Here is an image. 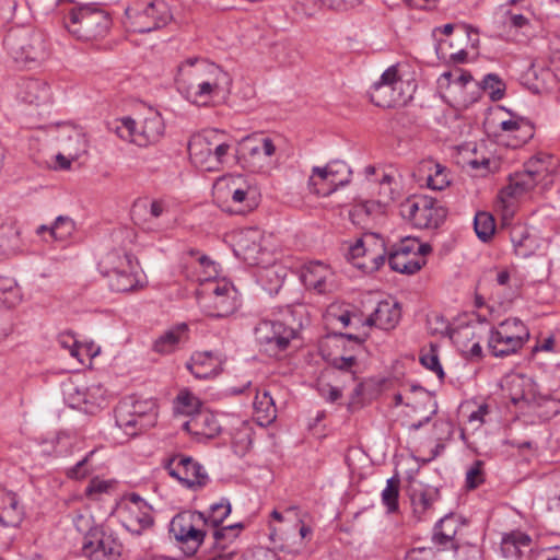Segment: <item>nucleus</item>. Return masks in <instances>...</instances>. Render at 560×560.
<instances>
[{
	"label": "nucleus",
	"instance_id": "f257e3e1",
	"mask_svg": "<svg viewBox=\"0 0 560 560\" xmlns=\"http://www.w3.org/2000/svg\"><path fill=\"white\" fill-rule=\"evenodd\" d=\"M175 84L190 103L207 105L213 97L229 91L232 79L220 66L200 57H189L177 66Z\"/></svg>",
	"mask_w": 560,
	"mask_h": 560
},
{
	"label": "nucleus",
	"instance_id": "f03ea898",
	"mask_svg": "<svg viewBox=\"0 0 560 560\" xmlns=\"http://www.w3.org/2000/svg\"><path fill=\"white\" fill-rule=\"evenodd\" d=\"M195 269L208 268L207 276L197 272L188 273L191 281L199 282L201 285L197 293V301L200 310L209 317H228L238 308L240 299L236 288L226 279L217 278L215 264L208 257H202L194 261Z\"/></svg>",
	"mask_w": 560,
	"mask_h": 560
},
{
	"label": "nucleus",
	"instance_id": "7ed1b4c3",
	"mask_svg": "<svg viewBox=\"0 0 560 560\" xmlns=\"http://www.w3.org/2000/svg\"><path fill=\"white\" fill-rule=\"evenodd\" d=\"M190 163L205 172H219L231 156L232 139L218 129L194 133L187 143Z\"/></svg>",
	"mask_w": 560,
	"mask_h": 560
},
{
	"label": "nucleus",
	"instance_id": "20e7f679",
	"mask_svg": "<svg viewBox=\"0 0 560 560\" xmlns=\"http://www.w3.org/2000/svg\"><path fill=\"white\" fill-rule=\"evenodd\" d=\"M556 162L551 155L538 154L524 164V170L509 177V184L501 191L502 195L518 198L530 191L537 185L548 188L553 183Z\"/></svg>",
	"mask_w": 560,
	"mask_h": 560
},
{
	"label": "nucleus",
	"instance_id": "39448f33",
	"mask_svg": "<svg viewBox=\"0 0 560 560\" xmlns=\"http://www.w3.org/2000/svg\"><path fill=\"white\" fill-rule=\"evenodd\" d=\"M415 85L405 79L404 66L388 67L370 89V100L378 107H395L406 104L412 96Z\"/></svg>",
	"mask_w": 560,
	"mask_h": 560
},
{
	"label": "nucleus",
	"instance_id": "423d86ee",
	"mask_svg": "<svg viewBox=\"0 0 560 560\" xmlns=\"http://www.w3.org/2000/svg\"><path fill=\"white\" fill-rule=\"evenodd\" d=\"M69 33L81 40L104 38L112 25V19L104 10L89 4L72 8L65 18Z\"/></svg>",
	"mask_w": 560,
	"mask_h": 560
},
{
	"label": "nucleus",
	"instance_id": "0eeeda50",
	"mask_svg": "<svg viewBox=\"0 0 560 560\" xmlns=\"http://www.w3.org/2000/svg\"><path fill=\"white\" fill-rule=\"evenodd\" d=\"M9 52L15 61L25 66L37 67L50 56V43L40 31H15L5 38Z\"/></svg>",
	"mask_w": 560,
	"mask_h": 560
},
{
	"label": "nucleus",
	"instance_id": "6e6552de",
	"mask_svg": "<svg viewBox=\"0 0 560 560\" xmlns=\"http://www.w3.org/2000/svg\"><path fill=\"white\" fill-rule=\"evenodd\" d=\"M156 421L158 405L154 399H141L132 402L121 401L115 410L116 428L127 439L154 427Z\"/></svg>",
	"mask_w": 560,
	"mask_h": 560
},
{
	"label": "nucleus",
	"instance_id": "1a4fd4ad",
	"mask_svg": "<svg viewBox=\"0 0 560 560\" xmlns=\"http://www.w3.org/2000/svg\"><path fill=\"white\" fill-rule=\"evenodd\" d=\"M529 337L526 324L517 317H510L491 328L488 349L493 357H509L518 352Z\"/></svg>",
	"mask_w": 560,
	"mask_h": 560
},
{
	"label": "nucleus",
	"instance_id": "9d476101",
	"mask_svg": "<svg viewBox=\"0 0 560 560\" xmlns=\"http://www.w3.org/2000/svg\"><path fill=\"white\" fill-rule=\"evenodd\" d=\"M126 25L135 33H148L165 26L172 19L164 0H136L125 10Z\"/></svg>",
	"mask_w": 560,
	"mask_h": 560
},
{
	"label": "nucleus",
	"instance_id": "9b49d317",
	"mask_svg": "<svg viewBox=\"0 0 560 560\" xmlns=\"http://www.w3.org/2000/svg\"><path fill=\"white\" fill-rule=\"evenodd\" d=\"M234 254L250 266L268 269L275 264V256L267 246L265 233L258 228H246L233 235Z\"/></svg>",
	"mask_w": 560,
	"mask_h": 560
},
{
	"label": "nucleus",
	"instance_id": "f8f14e48",
	"mask_svg": "<svg viewBox=\"0 0 560 560\" xmlns=\"http://www.w3.org/2000/svg\"><path fill=\"white\" fill-rule=\"evenodd\" d=\"M208 520L198 511H185L175 515L170 523V533L176 541L194 553L207 535Z\"/></svg>",
	"mask_w": 560,
	"mask_h": 560
},
{
	"label": "nucleus",
	"instance_id": "ddd939ff",
	"mask_svg": "<svg viewBox=\"0 0 560 560\" xmlns=\"http://www.w3.org/2000/svg\"><path fill=\"white\" fill-rule=\"evenodd\" d=\"M114 515L129 533L140 535L153 525L151 505L139 494L128 493L117 503Z\"/></svg>",
	"mask_w": 560,
	"mask_h": 560
},
{
	"label": "nucleus",
	"instance_id": "4468645a",
	"mask_svg": "<svg viewBox=\"0 0 560 560\" xmlns=\"http://www.w3.org/2000/svg\"><path fill=\"white\" fill-rule=\"evenodd\" d=\"M432 250L429 244L418 238L406 237L388 253L389 267L397 272L412 275L425 264L424 256Z\"/></svg>",
	"mask_w": 560,
	"mask_h": 560
},
{
	"label": "nucleus",
	"instance_id": "2eb2a0df",
	"mask_svg": "<svg viewBox=\"0 0 560 560\" xmlns=\"http://www.w3.org/2000/svg\"><path fill=\"white\" fill-rule=\"evenodd\" d=\"M81 551L89 560H120L124 546L115 533L94 526L84 535Z\"/></svg>",
	"mask_w": 560,
	"mask_h": 560
},
{
	"label": "nucleus",
	"instance_id": "dca6fc26",
	"mask_svg": "<svg viewBox=\"0 0 560 560\" xmlns=\"http://www.w3.org/2000/svg\"><path fill=\"white\" fill-rule=\"evenodd\" d=\"M400 214L416 228H438L445 218V211L430 197L415 196L400 205Z\"/></svg>",
	"mask_w": 560,
	"mask_h": 560
},
{
	"label": "nucleus",
	"instance_id": "f3484780",
	"mask_svg": "<svg viewBox=\"0 0 560 560\" xmlns=\"http://www.w3.org/2000/svg\"><path fill=\"white\" fill-rule=\"evenodd\" d=\"M277 150L275 139L265 135H253L242 141V159L253 172H262L270 167Z\"/></svg>",
	"mask_w": 560,
	"mask_h": 560
},
{
	"label": "nucleus",
	"instance_id": "a211bd4d",
	"mask_svg": "<svg viewBox=\"0 0 560 560\" xmlns=\"http://www.w3.org/2000/svg\"><path fill=\"white\" fill-rule=\"evenodd\" d=\"M165 470L183 486L191 490L203 488L209 476L201 464L190 456L177 454L164 463Z\"/></svg>",
	"mask_w": 560,
	"mask_h": 560
},
{
	"label": "nucleus",
	"instance_id": "6ab92c4d",
	"mask_svg": "<svg viewBox=\"0 0 560 560\" xmlns=\"http://www.w3.org/2000/svg\"><path fill=\"white\" fill-rule=\"evenodd\" d=\"M336 341L342 346H345L346 341H350L353 346L348 353L328 357L327 362L330 368L345 376V383L351 382L355 384L354 393L360 395L363 385L362 383H357L355 369L358 368V359L354 352L361 349L364 338L353 334H339L336 336Z\"/></svg>",
	"mask_w": 560,
	"mask_h": 560
},
{
	"label": "nucleus",
	"instance_id": "aec40b11",
	"mask_svg": "<svg viewBox=\"0 0 560 560\" xmlns=\"http://www.w3.org/2000/svg\"><path fill=\"white\" fill-rule=\"evenodd\" d=\"M226 192L235 205L234 212L245 213L254 210L258 206L259 192L242 175H232L226 179Z\"/></svg>",
	"mask_w": 560,
	"mask_h": 560
},
{
	"label": "nucleus",
	"instance_id": "412c9836",
	"mask_svg": "<svg viewBox=\"0 0 560 560\" xmlns=\"http://www.w3.org/2000/svg\"><path fill=\"white\" fill-rule=\"evenodd\" d=\"M304 285L318 294L334 292L338 288L337 276L330 266L322 261L306 264L301 275Z\"/></svg>",
	"mask_w": 560,
	"mask_h": 560
},
{
	"label": "nucleus",
	"instance_id": "4be33fe9",
	"mask_svg": "<svg viewBox=\"0 0 560 560\" xmlns=\"http://www.w3.org/2000/svg\"><path fill=\"white\" fill-rule=\"evenodd\" d=\"M255 336L259 343L284 350L295 337V330L282 322L262 319L255 327Z\"/></svg>",
	"mask_w": 560,
	"mask_h": 560
},
{
	"label": "nucleus",
	"instance_id": "5701e85b",
	"mask_svg": "<svg viewBox=\"0 0 560 560\" xmlns=\"http://www.w3.org/2000/svg\"><path fill=\"white\" fill-rule=\"evenodd\" d=\"M183 429L197 442H207L217 438L221 432V424L217 416L210 410L203 409L189 418Z\"/></svg>",
	"mask_w": 560,
	"mask_h": 560
},
{
	"label": "nucleus",
	"instance_id": "b1692460",
	"mask_svg": "<svg viewBox=\"0 0 560 560\" xmlns=\"http://www.w3.org/2000/svg\"><path fill=\"white\" fill-rule=\"evenodd\" d=\"M533 538L520 529L504 533L500 541L501 555L510 560H521L533 550Z\"/></svg>",
	"mask_w": 560,
	"mask_h": 560
},
{
	"label": "nucleus",
	"instance_id": "393cba45",
	"mask_svg": "<svg viewBox=\"0 0 560 560\" xmlns=\"http://www.w3.org/2000/svg\"><path fill=\"white\" fill-rule=\"evenodd\" d=\"M165 131L164 120L160 113L151 110L140 124H137L136 139L138 147H148L159 142Z\"/></svg>",
	"mask_w": 560,
	"mask_h": 560
},
{
	"label": "nucleus",
	"instance_id": "a878e982",
	"mask_svg": "<svg viewBox=\"0 0 560 560\" xmlns=\"http://www.w3.org/2000/svg\"><path fill=\"white\" fill-rule=\"evenodd\" d=\"M18 98L30 105L47 104L51 90L47 82L36 78H23L18 83Z\"/></svg>",
	"mask_w": 560,
	"mask_h": 560
},
{
	"label": "nucleus",
	"instance_id": "bb28decb",
	"mask_svg": "<svg viewBox=\"0 0 560 560\" xmlns=\"http://www.w3.org/2000/svg\"><path fill=\"white\" fill-rule=\"evenodd\" d=\"M222 359L212 351L195 352L186 366L199 380L209 378L220 373Z\"/></svg>",
	"mask_w": 560,
	"mask_h": 560
},
{
	"label": "nucleus",
	"instance_id": "cd10ccee",
	"mask_svg": "<svg viewBox=\"0 0 560 560\" xmlns=\"http://www.w3.org/2000/svg\"><path fill=\"white\" fill-rule=\"evenodd\" d=\"M451 339L458 350L469 359H480L482 348L476 334V326L465 325L456 327L451 332Z\"/></svg>",
	"mask_w": 560,
	"mask_h": 560
},
{
	"label": "nucleus",
	"instance_id": "c85d7f7f",
	"mask_svg": "<svg viewBox=\"0 0 560 560\" xmlns=\"http://www.w3.org/2000/svg\"><path fill=\"white\" fill-rule=\"evenodd\" d=\"M401 317V311L397 302L381 301L373 314L365 319V324L389 330L396 327Z\"/></svg>",
	"mask_w": 560,
	"mask_h": 560
},
{
	"label": "nucleus",
	"instance_id": "c756f323",
	"mask_svg": "<svg viewBox=\"0 0 560 560\" xmlns=\"http://www.w3.org/2000/svg\"><path fill=\"white\" fill-rule=\"evenodd\" d=\"M20 229L12 222L0 220V256L12 257L25 250Z\"/></svg>",
	"mask_w": 560,
	"mask_h": 560
},
{
	"label": "nucleus",
	"instance_id": "7c9ffc66",
	"mask_svg": "<svg viewBox=\"0 0 560 560\" xmlns=\"http://www.w3.org/2000/svg\"><path fill=\"white\" fill-rule=\"evenodd\" d=\"M189 328L186 323H179L164 331L153 343V350L160 354H170L178 349L180 343L188 340Z\"/></svg>",
	"mask_w": 560,
	"mask_h": 560
},
{
	"label": "nucleus",
	"instance_id": "2f4dec72",
	"mask_svg": "<svg viewBox=\"0 0 560 560\" xmlns=\"http://www.w3.org/2000/svg\"><path fill=\"white\" fill-rule=\"evenodd\" d=\"M419 172L425 173L424 177H419V184L432 190H443L451 184L446 167L440 163L423 161L419 167Z\"/></svg>",
	"mask_w": 560,
	"mask_h": 560
},
{
	"label": "nucleus",
	"instance_id": "473e14b6",
	"mask_svg": "<svg viewBox=\"0 0 560 560\" xmlns=\"http://www.w3.org/2000/svg\"><path fill=\"white\" fill-rule=\"evenodd\" d=\"M23 518V509L14 492L0 489V524L18 526Z\"/></svg>",
	"mask_w": 560,
	"mask_h": 560
},
{
	"label": "nucleus",
	"instance_id": "72a5a7b5",
	"mask_svg": "<svg viewBox=\"0 0 560 560\" xmlns=\"http://www.w3.org/2000/svg\"><path fill=\"white\" fill-rule=\"evenodd\" d=\"M145 217L142 226L145 230H160V220L168 219L172 214L171 205L166 199H152L142 203Z\"/></svg>",
	"mask_w": 560,
	"mask_h": 560
},
{
	"label": "nucleus",
	"instance_id": "f704fd0d",
	"mask_svg": "<svg viewBox=\"0 0 560 560\" xmlns=\"http://www.w3.org/2000/svg\"><path fill=\"white\" fill-rule=\"evenodd\" d=\"M325 320L328 325L347 328L352 325L361 324V318L353 312L349 304L331 303L325 312Z\"/></svg>",
	"mask_w": 560,
	"mask_h": 560
},
{
	"label": "nucleus",
	"instance_id": "c9c22d12",
	"mask_svg": "<svg viewBox=\"0 0 560 560\" xmlns=\"http://www.w3.org/2000/svg\"><path fill=\"white\" fill-rule=\"evenodd\" d=\"M254 416L259 425H268L277 418V409L270 394L262 389H258L253 402Z\"/></svg>",
	"mask_w": 560,
	"mask_h": 560
},
{
	"label": "nucleus",
	"instance_id": "e433bc0d",
	"mask_svg": "<svg viewBox=\"0 0 560 560\" xmlns=\"http://www.w3.org/2000/svg\"><path fill=\"white\" fill-rule=\"evenodd\" d=\"M132 264H135L132 255L121 249H112L101 258L98 267L101 272L108 277L122 269L131 268Z\"/></svg>",
	"mask_w": 560,
	"mask_h": 560
},
{
	"label": "nucleus",
	"instance_id": "4c0bfd02",
	"mask_svg": "<svg viewBox=\"0 0 560 560\" xmlns=\"http://www.w3.org/2000/svg\"><path fill=\"white\" fill-rule=\"evenodd\" d=\"M438 500L439 491L434 488L413 490L411 494V504L416 517L419 521L425 520Z\"/></svg>",
	"mask_w": 560,
	"mask_h": 560
},
{
	"label": "nucleus",
	"instance_id": "58836bf2",
	"mask_svg": "<svg viewBox=\"0 0 560 560\" xmlns=\"http://www.w3.org/2000/svg\"><path fill=\"white\" fill-rule=\"evenodd\" d=\"M306 189L316 197H327L335 192L325 166H314L307 179Z\"/></svg>",
	"mask_w": 560,
	"mask_h": 560
},
{
	"label": "nucleus",
	"instance_id": "ea45409f",
	"mask_svg": "<svg viewBox=\"0 0 560 560\" xmlns=\"http://www.w3.org/2000/svg\"><path fill=\"white\" fill-rule=\"evenodd\" d=\"M511 242L517 256L526 258L534 254L537 242L524 225H514L511 229Z\"/></svg>",
	"mask_w": 560,
	"mask_h": 560
},
{
	"label": "nucleus",
	"instance_id": "a19ab883",
	"mask_svg": "<svg viewBox=\"0 0 560 560\" xmlns=\"http://www.w3.org/2000/svg\"><path fill=\"white\" fill-rule=\"evenodd\" d=\"M375 243L380 246V253L376 250H371L370 247L366 254L362 256L360 260L354 262L357 268L368 273L377 271L384 265L387 255V248L384 238L378 235L375 240Z\"/></svg>",
	"mask_w": 560,
	"mask_h": 560
},
{
	"label": "nucleus",
	"instance_id": "79ce46f5",
	"mask_svg": "<svg viewBox=\"0 0 560 560\" xmlns=\"http://www.w3.org/2000/svg\"><path fill=\"white\" fill-rule=\"evenodd\" d=\"M109 287L116 292H130L137 290L141 283L136 271V264L131 268L122 269L108 276Z\"/></svg>",
	"mask_w": 560,
	"mask_h": 560
},
{
	"label": "nucleus",
	"instance_id": "37998d69",
	"mask_svg": "<svg viewBox=\"0 0 560 560\" xmlns=\"http://www.w3.org/2000/svg\"><path fill=\"white\" fill-rule=\"evenodd\" d=\"M458 529V522L453 515H447L440 520V522L435 525L433 541L438 546H447L451 544Z\"/></svg>",
	"mask_w": 560,
	"mask_h": 560
},
{
	"label": "nucleus",
	"instance_id": "c03bdc74",
	"mask_svg": "<svg viewBox=\"0 0 560 560\" xmlns=\"http://www.w3.org/2000/svg\"><path fill=\"white\" fill-rule=\"evenodd\" d=\"M501 130L510 137L514 131H520L521 140L529 141L535 133L534 125L520 116H511L509 119L501 120L499 124Z\"/></svg>",
	"mask_w": 560,
	"mask_h": 560
},
{
	"label": "nucleus",
	"instance_id": "a18cd8bd",
	"mask_svg": "<svg viewBox=\"0 0 560 560\" xmlns=\"http://www.w3.org/2000/svg\"><path fill=\"white\" fill-rule=\"evenodd\" d=\"M175 413L192 417L201 409L200 399L187 389L178 393L173 402Z\"/></svg>",
	"mask_w": 560,
	"mask_h": 560
},
{
	"label": "nucleus",
	"instance_id": "49530a36",
	"mask_svg": "<svg viewBox=\"0 0 560 560\" xmlns=\"http://www.w3.org/2000/svg\"><path fill=\"white\" fill-rule=\"evenodd\" d=\"M22 301V292L16 281L10 277H0V305L13 307Z\"/></svg>",
	"mask_w": 560,
	"mask_h": 560
},
{
	"label": "nucleus",
	"instance_id": "de8ad7c7",
	"mask_svg": "<svg viewBox=\"0 0 560 560\" xmlns=\"http://www.w3.org/2000/svg\"><path fill=\"white\" fill-rule=\"evenodd\" d=\"M50 230L51 241L68 242L73 237L77 225L72 218L68 215H59L55 219Z\"/></svg>",
	"mask_w": 560,
	"mask_h": 560
},
{
	"label": "nucleus",
	"instance_id": "09e8293b",
	"mask_svg": "<svg viewBox=\"0 0 560 560\" xmlns=\"http://www.w3.org/2000/svg\"><path fill=\"white\" fill-rule=\"evenodd\" d=\"M117 489V481L114 479H103L94 477L85 488V495L94 501L102 500L104 495L114 493Z\"/></svg>",
	"mask_w": 560,
	"mask_h": 560
},
{
	"label": "nucleus",
	"instance_id": "8fccbe9b",
	"mask_svg": "<svg viewBox=\"0 0 560 560\" xmlns=\"http://www.w3.org/2000/svg\"><path fill=\"white\" fill-rule=\"evenodd\" d=\"M377 236L378 234L375 233H365L349 247L348 257L353 265L357 260H360L361 257L366 254L370 247L371 250H376L380 253V246L375 243Z\"/></svg>",
	"mask_w": 560,
	"mask_h": 560
},
{
	"label": "nucleus",
	"instance_id": "3c124183",
	"mask_svg": "<svg viewBox=\"0 0 560 560\" xmlns=\"http://www.w3.org/2000/svg\"><path fill=\"white\" fill-rule=\"evenodd\" d=\"M327 174L332 184L335 191L350 182L351 170L342 161H331L325 165Z\"/></svg>",
	"mask_w": 560,
	"mask_h": 560
},
{
	"label": "nucleus",
	"instance_id": "603ef678",
	"mask_svg": "<svg viewBox=\"0 0 560 560\" xmlns=\"http://www.w3.org/2000/svg\"><path fill=\"white\" fill-rule=\"evenodd\" d=\"M420 363L433 372L440 381L445 377V373L439 359V348L434 343H430L428 348H423L420 353Z\"/></svg>",
	"mask_w": 560,
	"mask_h": 560
},
{
	"label": "nucleus",
	"instance_id": "864d4df0",
	"mask_svg": "<svg viewBox=\"0 0 560 560\" xmlns=\"http://www.w3.org/2000/svg\"><path fill=\"white\" fill-rule=\"evenodd\" d=\"M108 129L124 141L133 143L136 139L137 122L129 116L115 119L108 124Z\"/></svg>",
	"mask_w": 560,
	"mask_h": 560
},
{
	"label": "nucleus",
	"instance_id": "5fc2aeb1",
	"mask_svg": "<svg viewBox=\"0 0 560 560\" xmlns=\"http://www.w3.org/2000/svg\"><path fill=\"white\" fill-rule=\"evenodd\" d=\"M474 228L477 236L482 241H489L495 231L494 218L486 211L477 212L474 220Z\"/></svg>",
	"mask_w": 560,
	"mask_h": 560
},
{
	"label": "nucleus",
	"instance_id": "6e6d98bb",
	"mask_svg": "<svg viewBox=\"0 0 560 560\" xmlns=\"http://www.w3.org/2000/svg\"><path fill=\"white\" fill-rule=\"evenodd\" d=\"M399 497V480L389 478L386 481V487L382 491V502L387 508L388 513H394L398 510Z\"/></svg>",
	"mask_w": 560,
	"mask_h": 560
},
{
	"label": "nucleus",
	"instance_id": "4d7b16f0",
	"mask_svg": "<svg viewBox=\"0 0 560 560\" xmlns=\"http://www.w3.org/2000/svg\"><path fill=\"white\" fill-rule=\"evenodd\" d=\"M230 513L231 504L228 500H222L219 503L212 504L210 508L209 516L206 517V520H208V527L215 529L224 522Z\"/></svg>",
	"mask_w": 560,
	"mask_h": 560
},
{
	"label": "nucleus",
	"instance_id": "13d9d810",
	"mask_svg": "<svg viewBox=\"0 0 560 560\" xmlns=\"http://www.w3.org/2000/svg\"><path fill=\"white\" fill-rule=\"evenodd\" d=\"M481 88L493 101H499L504 96L505 84L498 74H487L481 82Z\"/></svg>",
	"mask_w": 560,
	"mask_h": 560
},
{
	"label": "nucleus",
	"instance_id": "bf43d9fd",
	"mask_svg": "<svg viewBox=\"0 0 560 560\" xmlns=\"http://www.w3.org/2000/svg\"><path fill=\"white\" fill-rule=\"evenodd\" d=\"M95 451L89 452L81 460H79L74 466L67 470V476L71 479L80 480L89 476L93 468L90 465V460L93 457Z\"/></svg>",
	"mask_w": 560,
	"mask_h": 560
},
{
	"label": "nucleus",
	"instance_id": "052dcab7",
	"mask_svg": "<svg viewBox=\"0 0 560 560\" xmlns=\"http://www.w3.org/2000/svg\"><path fill=\"white\" fill-rule=\"evenodd\" d=\"M485 481L483 462L476 460L466 471V487L476 489Z\"/></svg>",
	"mask_w": 560,
	"mask_h": 560
},
{
	"label": "nucleus",
	"instance_id": "680f3d73",
	"mask_svg": "<svg viewBox=\"0 0 560 560\" xmlns=\"http://www.w3.org/2000/svg\"><path fill=\"white\" fill-rule=\"evenodd\" d=\"M243 529L242 523H236L230 526H224L213 529V538L215 544H221L224 540L233 541L241 530Z\"/></svg>",
	"mask_w": 560,
	"mask_h": 560
},
{
	"label": "nucleus",
	"instance_id": "e2e57ef3",
	"mask_svg": "<svg viewBox=\"0 0 560 560\" xmlns=\"http://www.w3.org/2000/svg\"><path fill=\"white\" fill-rule=\"evenodd\" d=\"M320 3L331 10L346 12L360 5L364 0H319Z\"/></svg>",
	"mask_w": 560,
	"mask_h": 560
},
{
	"label": "nucleus",
	"instance_id": "0e129e2a",
	"mask_svg": "<svg viewBox=\"0 0 560 560\" xmlns=\"http://www.w3.org/2000/svg\"><path fill=\"white\" fill-rule=\"evenodd\" d=\"M16 4V0H0V28L13 19Z\"/></svg>",
	"mask_w": 560,
	"mask_h": 560
},
{
	"label": "nucleus",
	"instance_id": "69168bd1",
	"mask_svg": "<svg viewBox=\"0 0 560 560\" xmlns=\"http://www.w3.org/2000/svg\"><path fill=\"white\" fill-rule=\"evenodd\" d=\"M390 177L385 175L380 183L378 199L375 202H371L372 206L385 207L390 200H393L392 190L389 187Z\"/></svg>",
	"mask_w": 560,
	"mask_h": 560
},
{
	"label": "nucleus",
	"instance_id": "338daca9",
	"mask_svg": "<svg viewBox=\"0 0 560 560\" xmlns=\"http://www.w3.org/2000/svg\"><path fill=\"white\" fill-rule=\"evenodd\" d=\"M318 393L327 402H335L342 396L341 388L328 383H320L318 385Z\"/></svg>",
	"mask_w": 560,
	"mask_h": 560
},
{
	"label": "nucleus",
	"instance_id": "774afa93",
	"mask_svg": "<svg viewBox=\"0 0 560 560\" xmlns=\"http://www.w3.org/2000/svg\"><path fill=\"white\" fill-rule=\"evenodd\" d=\"M241 560H280L278 555L266 548H257L256 550L244 553Z\"/></svg>",
	"mask_w": 560,
	"mask_h": 560
}]
</instances>
